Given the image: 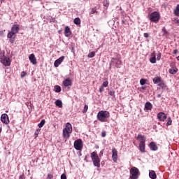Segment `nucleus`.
Here are the masks:
<instances>
[{
    "label": "nucleus",
    "instance_id": "nucleus-1",
    "mask_svg": "<svg viewBox=\"0 0 179 179\" xmlns=\"http://www.w3.org/2000/svg\"><path fill=\"white\" fill-rule=\"evenodd\" d=\"M96 117L97 120H99V121H100L101 122H108V118H110V112L107 110H100L97 113Z\"/></svg>",
    "mask_w": 179,
    "mask_h": 179
},
{
    "label": "nucleus",
    "instance_id": "nucleus-2",
    "mask_svg": "<svg viewBox=\"0 0 179 179\" xmlns=\"http://www.w3.org/2000/svg\"><path fill=\"white\" fill-rule=\"evenodd\" d=\"M71 134H72V124L67 123L66 127L63 129V138L69 139Z\"/></svg>",
    "mask_w": 179,
    "mask_h": 179
},
{
    "label": "nucleus",
    "instance_id": "nucleus-3",
    "mask_svg": "<svg viewBox=\"0 0 179 179\" xmlns=\"http://www.w3.org/2000/svg\"><path fill=\"white\" fill-rule=\"evenodd\" d=\"M91 159L93 162V165L94 167L100 168V157H99V154H97V152L94 151L91 153Z\"/></svg>",
    "mask_w": 179,
    "mask_h": 179
},
{
    "label": "nucleus",
    "instance_id": "nucleus-4",
    "mask_svg": "<svg viewBox=\"0 0 179 179\" xmlns=\"http://www.w3.org/2000/svg\"><path fill=\"white\" fill-rule=\"evenodd\" d=\"M130 178L131 179H138L139 178V169L136 167H132L130 169Z\"/></svg>",
    "mask_w": 179,
    "mask_h": 179
},
{
    "label": "nucleus",
    "instance_id": "nucleus-5",
    "mask_svg": "<svg viewBox=\"0 0 179 179\" xmlns=\"http://www.w3.org/2000/svg\"><path fill=\"white\" fill-rule=\"evenodd\" d=\"M150 20L154 23H157L160 20V14L158 12H153L150 15Z\"/></svg>",
    "mask_w": 179,
    "mask_h": 179
},
{
    "label": "nucleus",
    "instance_id": "nucleus-6",
    "mask_svg": "<svg viewBox=\"0 0 179 179\" xmlns=\"http://www.w3.org/2000/svg\"><path fill=\"white\" fill-rule=\"evenodd\" d=\"M74 148L76 150H82L83 149V141L79 138L74 141Z\"/></svg>",
    "mask_w": 179,
    "mask_h": 179
},
{
    "label": "nucleus",
    "instance_id": "nucleus-7",
    "mask_svg": "<svg viewBox=\"0 0 179 179\" xmlns=\"http://www.w3.org/2000/svg\"><path fill=\"white\" fill-rule=\"evenodd\" d=\"M121 66V59L120 58H113L110 63V68L111 66H115V68H120Z\"/></svg>",
    "mask_w": 179,
    "mask_h": 179
},
{
    "label": "nucleus",
    "instance_id": "nucleus-8",
    "mask_svg": "<svg viewBox=\"0 0 179 179\" xmlns=\"http://www.w3.org/2000/svg\"><path fill=\"white\" fill-rule=\"evenodd\" d=\"M1 59V64L4 65V66H10V59L8 57H5V55H3V57Z\"/></svg>",
    "mask_w": 179,
    "mask_h": 179
},
{
    "label": "nucleus",
    "instance_id": "nucleus-9",
    "mask_svg": "<svg viewBox=\"0 0 179 179\" xmlns=\"http://www.w3.org/2000/svg\"><path fill=\"white\" fill-rule=\"evenodd\" d=\"M157 117L159 120V121H161L162 122H164L166 120H167V115L163 112H159L157 115Z\"/></svg>",
    "mask_w": 179,
    "mask_h": 179
},
{
    "label": "nucleus",
    "instance_id": "nucleus-10",
    "mask_svg": "<svg viewBox=\"0 0 179 179\" xmlns=\"http://www.w3.org/2000/svg\"><path fill=\"white\" fill-rule=\"evenodd\" d=\"M112 160L114 163H117V161L118 160V151L115 148L112 149Z\"/></svg>",
    "mask_w": 179,
    "mask_h": 179
},
{
    "label": "nucleus",
    "instance_id": "nucleus-11",
    "mask_svg": "<svg viewBox=\"0 0 179 179\" xmlns=\"http://www.w3.org/2000/svg\"><path fill=\"white\" fill-rule=\"evenodd\" d=\"M1 121L3 122V124L8 125V124H9V117L8 116V114H2L1 116Z\"/></svg>",
    "mask_w": 179,
    "mask_h": 179
},
{
    "label": "nucleus",
    "instance_id": "nucleus-12",
    "mask_svg": "<svg viewBox=\"0 0 179 179\" xmlns=\"http://www.w3.org/2000/svg\"><path fill=\"white\" fill-rule=\"evenodd\" d=\"M16 34L13 32L12 31L8 32L7 37L8 38H10V44H13L15 43V35Z\"/></svg>",
    "mask_w": 179,
    "mask_h": 179
},
{
    "label": "nucleus",
    "instance_id": "nucleus-13",
    "mask_svg": "<svg viewBox=\"0 0 179 179\" xmlns=\"http://www.w3.org/2000/svg\"><path fill=\"white\" fill-rule=\"evenodd\" d=\"M64 59H65V56H62L59 59H57L54 63V66H55V68H58L59 65H61Z\"/></svg>",
    "mask_w": 179,
    "mask_h": 179
},
{
    "label": "nucleus",
    "instance_id": "nucleus-14",
    "mask_svg": "<svg viewBox=\"0 0 179 179\" xmlns=\"http://www.w3.org/2000/svg\"><path fill=\"white\" fill-rule=\"evenodd\" d=\"M149 148L153 152H156L159 149V147H157V145H156V143H155L153 141L150 143Z\"/></svg>",
    "mask_w": 179,
    "mask_h": 179
},
{
    "label": "nucleus",
    "instance_id": "nucleus-15",
    "mask_svg": "<svg viewBox=\"0 0 179 179\" xmlns=\"http://www.w3.org/2000/svg\"><path fill=\"white\" fill-rule=\"evenodd\" d=\"M20 30V25L19 24H14L11 28V31L13 33H15V34H17Z\"/></svg>",
    "mask_w": 179,
    "mask_h": 179
},
{
    "label": "nucleus",
    "instance_id": "nucleus-16",
    "mask_svg": "<svg viewBox=\"0 0 179 179\" xmlns=\"http://www.w3.org/2000/svg\"><path fill=\"white\" fill-rule=\"evenodd\" d=\"M29 59L33 65H36V64H37V59H36L34 54H31L29 57Z\"/></svg>",
    "mask_w": 179,
    "mask_h": 179
},
{
    "label": "nucleus",
    "instance_id": "nucleus-17",
    "mask_svg": "<svg viewBox=\"0 0 179 179\" xmlns=\"http://www.w3.org/2000/svg\"><path fill=\"white\" fill-rule=\"evenodd\" d=\"M137 141H139L140 143H145L146 142V138L142 134H138Z\"/></svg>",
    "mask_w": 179,
    "mask_h": 179
},
{
    "label": "nucleus",
    "instance_id": "nucleus-18",
    "mask_svg": "<svg viewBox=\"0 0 179 179\" xmlns=\"http://www.w3.org/2000/svg\"><path fill=\"white\" fill-rule=\"evenodd\" d=\"M63 85L65 87H68V86H72V80L69 78H66L63 81Z\"/></svg>",
    "mask_w": 179,
    "mask_h": 179
},
{
    "label": "nucleus",
    "instance_id": "nucleus-19",
    "mask_svg": "<svg viewBox=\"0 0 179 179\" xmlns=\"http://www.w3.org/2000/svg\"><path fill=\"white\" fill-rule=\"evenodd\" d=\"M71 34H72V31H71V28H69V26L66 27L64 29V36H66V37H69Z\"/></svg>",
    "mask_w": 179,
    "mask_h": 179
},
{
    "label": "nucleus",
    "instance_id": "nucleus-20",
    "mask_svg": "<svg viewBox=\"0 0 179 179\" xmlns=\"http://www.w3.org/2000/svg\"><path fill=\"white\" fill-rule=\"evenodd\" d=\"M139 150L141 153H145L146 152L145 143H139Z\"/></svg>",
    "mask_w": 179,
    "mask_h": 179
},
{
    "label": "nucleus",
    "instance_id": "nucleus-21",
    "mask_svg": "<svg viewBox=\"0 0 179 179\" xmlns=\"http://www.w3.org/2000/svg\"><path fill=\"white\" fill-rule=\"evenodd\" d=\"M163 80H162V78L157 76L153 78V83L155 85H159V83H160L161 82H162Z\"/></svg>",
    "mask_w": 179,
    "mask_h": 179
},
{
    "label": "nucleus",
    "instance_id": "nucleus-22",
    "mask_svg": "<svg viewBox=\"0 0 179 179\" xmlns=\"http://www.w3.org/2000/svg\"><path fill=\"white\" fill-rule=\"evenodd\" d=\"M145 108L148 110H152V108H153V105L150 102H147L145 104Z\"/></svg>",
    "mask_w": 179,
    "mask_h": 179
},
{
    "label": "nucleus",
    "instance_id": "nucleus-23",
    "mask_svg": "<svg viewBox=\"0 0 179 179\" xmlns=\"http://www.w3.org/2000/svg\"><path fill=\"white\" fill-rule=\"evenodd\" d=\"M158 86H159L162 90H167V85H166L164 81H161L160 83L158 84Z\"/></svg>",
    "mask_w": 179,
    "mask_h": 179
},
{
    "label": "nucleus",
    "instance_id": "nucleus-24",
    "mask_svg": "<svg viewBox=\"0 0 179 179\" xmlns=\"http://www.w3.org/2000/svg\"><path fill=\"white\" fill-rule=\"evenodd\" d=\"M149 176L150 178H151L152 179H156L157 178V176L156 175V172H155L154 171H151L149 173Z\"/></svg>",
    "mask_w": 179,
    "mask_h": 179
},
{
    "label": "nucleus",
    "instance_id": "nucleus-25",
    "mask_svg": "<svg viewBox=\"0 0 179 179\" xmlns=\"http://www.w3.org/2000/svg\"><path fill=\"white\" fill-rule=\"evenodd\" d=\"M55 104L59 107V108H62V101L57 99L55 102Z\"/></svg>",
    "mask_w": 179,
    "mask_h": 179
},
{
    "label": "nucleus",
    "instance_id": "nucleus-26",
    "mask_svg": "<svg viewBox=\"0 0 179 179\" xmlns=\"http://www.w3.org/2000/svg\"><path fill=\"white\" fill-rule=\"evenodd\" d=\"M175 16H179V4H178L173 10Z\"/></svg>",
    "mask_w": 179,
    "mask_h": 179
},
{
    "label": "nucleus",
    "instance_id": "nucleus-27",
    "mask_svg": "<svg viewBox=\"0 0 179 179\" xmlns=\"http://www.w3.org/2000/svg\"><path fill=\"white\" fill-rule=\"evenodd\" d=\"M44 125H45V120H42L41 121V122L38 124V128L40 129V128H43V127H44Z\"/></svg>",
    "mask_w": 179,
    "mask_h": 179
},
{
    "label": "nucleus",
    "instance_id": "nucleus-28",
    "mask_svg": "<svg viewBox=\"0 0 179 179\" xmlns=\"http://www.w3.org/2000/svg\"><path fill=\"white\" fill-rule=\"evenodd\" d=\"M171 124H173V120H171V117H169L167 118V122H166V127H169V126L171 125Z\"/></svg>",
    "mask_w": 179,
    "mask_h": 179
},
{
    "label": "nucleus",
    "instance_id": "nucleus-29",
    "mask_svg": "<svg viewBox=\"0 0 179 179\" xmlns=\"http://www.w3.org/2000/svg\"><path fill=\"white\" fill-rule=\"evenodd\" d=\"M62 89L61 87L59 85H55V93H60Z\"/></svg>",
    "mask_w": 179,
    "mask_h": 179
},
{
    "label": "nucleus",
    "instance_id": "nucleus-30",
    "mask_svg": "<svg viewBox=\"0 0 179 179\" xmlns=\"http://www.w3.org/2000/svg\"><path fill=\"white\" fill-rule=\"evenodd\" d=\"M73 23H74V24H77V25L80 24V18H79V17L75 18L73 20Z\"/></svg>",
    "mask_w": 179,
    "mask_h": 179
},
{
    "label": "nucleus",
    "instance_id": "nucleus-31",
    "mask_svg": "<svg viewBox=\"0 0 179 179\" xmlns=\"http://www.w3.org/2000/svg\"><path fill=\"white\" fill-rule=\"evenodd\" d=\"M103 6H106V8H108V6H110V1H108V0H103Z\"/></svg>",
    "mask_w": 179,
    "mask_h": 179
},
{
    "label": "nucleus",
    "instance_id": "nucleus-32",
    "mask_svg": "<svg viewBox=\"0 0 179 179\" xmlns=\"http://www.w3.org/2000/svg\"><path fill=\"white\" fill-rule=\"evenodd\" d=\"M146 82H148V80L142 78L140 80V85H141V86H143V85H146Z\"/></svg>",
    "mask_w": 179,
    "mask_h": 179
},
{
    "label": "nucleus",
    "instance_id": "nucleus-33",
    "mask_svg": "<svg viewBox=\"0 0 179 179\" xmlns=\"http://www.w3.org/2000/svg\"><path fill=\"white\" fill-rule=\"evenodd\" d=\"M41 131V129H37L35 131V132H34L35 138H37V136H38V135L40 134Z\"/></svg>",
    "mask_w": 179,
    "mask_h": 179
},
{
    "label": "nucleus",
    "instance_id": "nucleus-34",
    "mask_svg": "<svg viewBox=\"0 0 179 179\" xmlns=\"http://www.w3.org/2000/svg\"><path fill=\"white\" fill-rule=\"evenodd\" d=\"M150 62H151V64H156V57H151L150 58Z\"/></svg>",
    "mask_w": 179,
    "mask_h": 179
},
{
    "label": "nucleus",
    "instance_id": "nucleus-35",
    "mask_svg": "<svg viewBox=\"0 0 179 179\" xmlns=\"http://www.w3.org/2000/svg\"><path fill=\"white\" fill-rule=\"evenodd\" d=\"M96 55V52L94 51H92L88 54L89 58H93Z\"/></svg>",
    "mask_w": 179,
    "mask_h": 179
},
{
    "label": "nucleus",
    "instance_id": "nucleus-36",
    "mask_svg": "<svg viewBox=\"0 0 179 179\" xmlns=\"http://www.w3.org/2000/svg\"><path fill=\"white\" fill-rule=\"evenodd\" d=\"M87 110H89V106L85 105L84 109L83 110V113L85 114L87 113Z\"/></svg>",
    "mask_w": 179,
    "mask_h": 179
},
{
    "label": "nucleus",
    "instance_id": "nucleus-37",
    "mask_svg": "<svg viewBox=\"0 0 179 179\" xmlns=\"http://www.w3.org/2000/svg\"><path fill=\"white\" fill-rule=\"evenodd\" d=\"M162 32L164 33L163 36H165V37H167L168 32H167V30L166 29V27H164L162 28Z\"/></svg>",
    "mask_w": 179,
    "mask_h": 179
},
{
    "label": "nucleus",
    "instance_id": "nucleus-38",
    "mask_svg": "<svg viewBox=\"0 0 179 179\" xmlns=\"http://www.w3.org/2000/svg\"><path fill=\"white\" fill-rule=\"evenodd\" d=\"M169 73H171V75H176V73H177V69H170Z\"/></svg>",
    "mask_w": 179,
    "mask_h": 179
},
{
    "label": "nucleus",
    "instance_id": "nucleus-39",
    "mask_svg": "<svg viewBox=\"0 0 179 179\" xmlns=\"http://www.w3.org/2000/svg\"><path fill=\"white\" fill-rule=\"evenodd\" d=\"M101 86L102 87H107V86H108V81L107 80L104 81Z\"/></svg>",
    "mask_w": 179,
    "mask_h": 179
},
{
    "label": "nucleus",
    "instance_id": "nucleus-40",
    "mask_svg": "<svg viewBox=\"0 0 179 179\" xmlns=\"http://www.w3.org/2000/svg\"><path fill=\"white\" fill-rule=\"evenodd\" d=\"M94 13H98L97 10H96V8H92L90 14L91 15H94Z\"/></svg>",
    "mask_w": 179,
    "mask_h": 179
},
{
    "label": "nucleus",
    "instance_id": "nucleus-41",
    "mask_svg": "<svg viewBox=\"0 0 179 179\" xmlns=\"http://www.w3.org/2000/svg\"><path fill=\"white\" fill-rule=\"evenodd\" d=\"M26 75H27V73H26V71H22L21 73L20 76H21V78H24V76H26Z\"/></svg>",
    "mask_w": 179,
    "mask_h": 179
},
{
    "label": "nucleus",
    "instance_id": "nucleus-42",
    "mask_svg": "<svg viewBox=\"0 0 179 179\" xmlns=\"http://www.w3.org/2000/svg\"><path fill=\"white\" fill-rule=\"evenodd\" d=\"M101 136H102V138H106V136H107V132L102 131L101 132Z\"/></svg>",
    "mask_w": 179,
    "mask_h": 179
},
{
    "label": "nucleus",
    "instance_id": "nucleus-43",
    "mask_svg": "<svg viewBox=\"0 0 179 179\" xmlns=\"http://www.w3.org/2000/svg\"><path fill=\"white\" fill-rule=\"evenodd\" d=\"M3 58V51L1 50L0 49V59Z\"/></svg>",
    "mask_w": 179,
    "mask_h": 179
},
{
    "label": "nucleus",
    "instance_id": "nucleus-44",
    "mask_svg": "<svg viewBox=\"0 0 179 179\" xmlns=\"http://www.w3.org/2000/svg\"><path fill=\"white\" fill-rule=\"evenodd\" d=\"M108 94L110 96H114V94H115V91H109Z\"/></svg>",
    "mask_w": 179,
    "mask_h": 179
},
{
    "label": "nucleus",
    "instance_id": "nucleus-45",
    "mask_svg": "<svg viewBox=\"0 0 179 179\" xmlns=\"http://www.w3.org/2000/svg\"><path fill=\"white\" fill-rule=\"evenodd\" d=\"M61 179H66V175L65 173H62L61 175Z\"/></svg>",
    "mask_w": 179,
    "mask_h": 179
},
{
    "label": "nucleus",
    "instance_id": "nucleus-46",
    "mask_svg": "<svg viewBox=\"0 0 179 179\" xmlns=\"http://www.w3.org/2000/svg\"><path fill=\"white\" fill-rule=\"evenodd\" d=\"M99 92L100 93H103V92H104V87L101 86V87L99 88Z\"/></svg>",
    "mask_w": 179,
    "mask_h": 179
},
{
    "label": "nucleus",
    "instance_id": "nucleus-47",
    "mask_svg": "<svg viewBox=\"0 0 179 179\" xmlns=\"http://www.w3.org/2000/svg\"><path fill=\"white\" fill-rule=\"evenodd\" d=\"M160 58H162V54H161V53H159V54L157 55V59L158 61H159Z\"/></svg>",
    "mask_w": 179,
    "mask_h": 179
},
{
    "label": "nucleus",
    "instance_id": "nucleus-48",
    "mask_svg": "<svg viewBox=\"0 0 179 179\" xmlns=\"http://www.w3.org/2000/svg\"><path fill=\"white\" fill-rule=\"evenodd\" d=\"M144 37H145V38H148V37H149V34H148V33H144Z\"/></svg>",
    "mask_w": 179,
    "mask_h": 179
},
{
    "label": "nucleus",
    "instance_id": "nucleus-49",
    "mask_svg": "<svg viewBox=\"0 0 179 179\" xmlns=\"http://www.w3.org/2000/svg\"><path fill=\"white\" fill-rule=\"evenodd\" d=\"M52 177H53V176L52 175V174H48V179H51V178H52Z\"/></svg>",
    "mask_w": 179,
    "mask_h": 179
},
{
    "label": "nucleus",
    "instance_id": "nucleus-50",
    "mask_svg": "<svg viewBox=\"0 0 179 179\" xmlns=\"http://www.w3.org/2000/svg\"><path fill=\"white\" fill-rule=\"evenodd\" d=\"M19 179H24V173H22V174L20 176Z\"/></svg>",
    "mask_w": 179,
    "mask_h": 179
},
{
    "label": "nucleus",
    "instance_id": "nucleus-51",
    "mask_svg": "<svg viewBox=\"0 0 179 179\" xmlns=\"http://www.w3.org/2000/svg\"><path fill=\"white\" fill-rule=\"evenodd\" d=\"M151 57H156V52L155 51L151 53Z\"/></svg>",
    "mask_w": 179,
    "mask_h": 179
},
{
    "label": "nucleus",
    "instance_id": "nucleus-52",
    "mask_svg": "<svg viewBox=\"0 0 179 179\" xmlns=\"http://www.w3.org/2000/svg\"><path fill=\"white\" fill-rule=\"evenodd\" d=\"M177 52H178V50L175 49V50H173V54H177Z\"/></svg>",
    "mask_w": 179,
    "mask_h": 179
},
{
    "label": "nucleus",
    "instance_id": "nucleus-53",
    "mask_svg": "<svg viewBox=\"0 0 179 179\" xmlns=\"http://www.w3.org/2000/svg\"><path fill=\"white\" fill-rule=\"evenodd\" d=\"M175 23L179 24V20L178 19H175Z\"/></svg>",
    "mask_w": 179,
    "mask_h": 179
},
{
    "label": "nucleus",
    "instance_id": "nucleus-54",
    "mask_svg": "<svg viewBox=\"0 0 179 179\" xmlns=\"http://www.w3.org/2000/svg\"><path fill=\"white\" fill-rule=\"evenodd\" d=\"M122 24H127V22L124 20H122Z\"/></svg>",
    "mask_w": 179,
    "mask_h": 179
},
{
    "label": "nucleus",
    "instance_id": "nucleus-55",
    "mask_svg": "<svg viewBox=\"0 0 179 179\" xmlns=\"http://www.w3.org/2000/svg\"><path fill=\"white\" fill-rule=\"evenodd\" d=\"M157 97H158V98L162 97V94H158V95H157Z\"/></svg>",
    "mask_w": 179,
    "mask_h": 179
},
{
    "label": "nucleus",
    "instance_id": "nucleus-56",
    "mask_svg": "<svg viewBox=\"0 0 179 179\" xmlns=\"http://www.w3.org/2000/svg\"><path fill=\"white\" fill-rule=\"evenodd\" d=\"M101 155H103V152L102 151L100 152V156H101Z\"/></svg>",
    "mask_w": 179,
    "mask_h": 179
},
{
    "label": "nucleus",
    "instance_id": "nucleus-57",
    "mask_svg": "<svg viewBox=\"0 0 179 179\" xmlns=\"http://www.w3.org/2000/svg\"><path fill=\"white\" fill-rule=\"evenodd\" d=\"M2 132V127H0V134Z\"/></svg>",
    "mask_w": 179,
    "mask_h": 179
},
{
    "label": "nucleus",
    "instance_id": "nucleus-58",
    "mask_svg": "<svg viewBox=\"0 0 179 179\" xmlns=\"http://www.w3.org/2000/svg\"><path fill=\"white\" fill-rule=\"evenodd\" d=\"M85 161L87 162V157H85Z\"/></svg>",
    "mask_w": 179,
    "mask_h": 179
},
{
    "label": "nucleus",
    "instance_id": "nucleus-59",
    "mask_svg": "<svg viewBox=\"0 0 179 179\" xmlns=\"http://www.w3.org/2000/svg\"><path fill=\"white\" fill-rule=\"evenodd\" d=\"M101 164H104V161H103V162H101Z\"/></svg>",
    "mask_w": 179,
    "mask_h": 179
},
{
    "label": "nucleus",
    "instance_id": "nucleus-60",
    "mask_svg": "<svg viewBox=\"0 0 179 179\" xmlns=\"http://www.w3.org/2000/svg\"><path fill=\"white\" fill-rule=\"evenodd\" d=\"M72 51H73V48H72Z\"/></svg>",
    "mask_w": 179,
    "mask_h": 179
},
{
    "label": "nucleus",
    "instance_id": "nucleus-61",
    "mask_svg": "<svg viewBox=\"0 0 179 179\" xmlns=\"http://www.w3.org/2000/svg\"><path fill=\"white\" fill-rule=\"evenodd\" d=\"M142 89H145V87H142Z\"/></svg>",
    "mask_w": 179,
    "mask_h": 179
},
{
    "label": "nucleus",
    "instance_id": "nucleus-62",
    "mask_svg": "<svg viewBox=\"0 0 179 179\" xmlns=\"http://www.w3.org/2000/svg\"><path fill=\"white\" fill-rule=\"evenodd\" d=\"M1 1H5V0H1Z\"/></svg>",
    "mask_w": 179,
    "mask_h": 179
}]
</instances>
